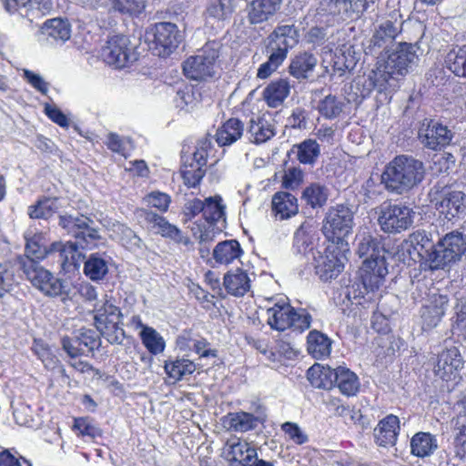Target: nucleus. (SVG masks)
Listing matches in <instances>:
<instances>
[{"label":"nucleus","mask_w":466,"mask_h":466,"mask_svg":"<svg viewBox=\"0 0 466 466\" xmlns=\"http://www.w3.org/2000/svg\"><path fill=\"white\" fill-rule=\"evenodd\" d=\"M412 238L420 247L418 254L426 258L432 269L455 262L466 252V235L458 230L447 233L435 245L431 244L424 231L414 233Z\"/></svg>","instance_id":"obj_1"},{"label":"nucleus","mask_w":466,"mask_h":466,"mask_svg":"<svg viewBox=\"0 0 466 466\" xmlns=\"http://www.w3.org/2000/svg\"><path fill=\"white\" fill-rule=\"evenodd\" d=\"M424 176L425 167L421 161L400 155L385 167L381 182L389 192L402 195L420 184Z\"/></svg>","instance_id":"obj_2"},{"label":"nucleus","mask_w":466,"mask_h":466,"mask_svg":"<svg viewBox=\"0 0 466 466\" xmlns=\"http://www.w3.org/2000/svg\"><path fill=\"white\" fill-rule=\"evenodd\" d=\"M357 253L360 258H365L360 268V277L367 291H375L383 283L388 268L385 260V248L378 238L363 234L358 243Z\"/></svg>","instance_id":"obj_3"},{"label":"nucleus","mask_w":466,"mask_h":466,"mask_svg":"<svg viewBox=\"0 0 466 466\" xmlns=\"http://www.w3.org/2000/svg\"><path fill=\"white\" fill-rule=\"evenodd\" d=\"M96 329L110 344L123 345L127 339L123 329V314L115 300L107 295L96 301L93 307Z\"/></svg>","instance_id":"obj_4"},{"label":"nucleus","mask_w":466,"mask_h":466,"mask_svg":"<svg viewBox=\"0 0 466 466\" xmlns=\"http://www.w3.org/2000/svg\"><path fill=\"white\" fill-rule=\"evenodd\" d=\"M19 268L26 279L44 295L51 298L61 297L63 301L71 298V288L68 283L56 278L42 267L39 262L28 258H19Z\"/></svg>","instance_id":"obj_5"},{"label":"nucleus","mask_w":466,"mask_h":466,"mask_svg":"<svg viewBox=\"0 0 466 466\" xmlns=\"http://www.w3.org/2000/svg\"><path fill=\"white\" fill-rule=\"evenodd\" d=\"M19 268L26 279L44 295L51 298L61 297L63 301L71 298V288L68 283L56 278L42 267L39 262L28 258H19Z\"/></svg>","instance_id":"obj_6"},{"label":"nucleus","mask_w":466,"mask_h":466,"mask_svg":"<svg viewBox=\"0 0 466 466\" xmlns=\"http://www.w3.org/2000/svg\"><path fill=\"white\" fill-rule=\"evenodd\" d=\"M267 322L271 329L284 331L291 329L298 332L308 329L311 324V315L304 309H295L287 299H280L267 309Z\"/></svg>","instance_id":"obj_7"},{"label":"nucleus","mask_w":466,"mask_h":466,"mask_svg":"<svg viewBox=\"0 0 466 466\" xmlns=\"http://www.w3.org/2000/svg\"><path fill=\"white\" fill-rule=\"evenodd\" d=\"M353 219V211L348 206L330 207L322 222V233L329 241L340 246L343 250H349L345 238L352 231Z\"/></svg>","instance_id":"obj_8"},{"label":"nucleus","mask_w":466,"mask_h":466,"mask_svg":"<svg viewBox=\"0 0 466 466\" xmlns=\"http://www.w3.org/2000/svg\"><path fill=\"white\" fill-rule=\"evenodd\" d=\"M219 50L220 44L218 42H208L197 55L188 57L183 63L185 76L196 81H207L213 78L217 73Z\"/></svg>","instance_id":"obj_9"},{"label":"nucleus","mask_w":466,"mask_h":466,"mask_svg":"<svg viewBox=\"0 0 466 466\" xmlns=\"http://www.w3.org/2000/svg\"><path fill=\"white\" fill-rule=\"evenodd\" d=\"M403 20L399 11L394 10L377 20L372 37L365 47L366 55L381 56L401 32Z\"/></svg>","instance_id":"obj_10"},{"label":"nucleus","mask_w":466,"mask_h":466,"mask_svg":"<svg viewBox=\"0 0 466 466\" xmlns=\"http://www.w3.org/2000/svg\"><path fill=\"white\" fill-rule=\"evenodd\" d=\"M146 37L153 53L162 57L173 53L182 40L177 25L169 22L156 24L147 31Z\"/></svg>","instance_id":"obj_11"},{"label":"nucleus","mask_w":466,"mask_h":466,"mask_svg":"<svg viewBox=\"0 0 466 466\" xmlns=\"http://www.w3.org/2000/svg\"><path fill=\"white\" fill-rule=\"evenodd\" d=\"M203 202V218L205 222L203 224L194 222L190 226L193 235L199 240V243L212 241L215 234L214 223L225 220L226 206L223 204L220 196L207 198Z\"/></svg>","instance_id":"obj_12"},{"label":"nucleus","mask_w":466,"mask_h":466,"mask_svg":"<svg viewBox=\"0 0 466 466\" xmlns=\"http://www.w3.org/2000/svg\"><path fill=\"white\" fill-rule=\"evenodd\" d=\"M102 60L116 68L127 66L137 59L130 39L123 35L109 37L100 51Z\"/></svg>","instance_id":"obj_13"},{"label":"nucleus","mask_w":466,"mask_h":466,"mask_svg":"<svg viewBox=\"0 0 466 466\" xmlns=\"http://www.w3.org/2000/svg\"><path fill=\"white\" fill-rule=\"evenodd\" d=\"M414 211L404 205L382 207L378 222L385 233L396 234L408 229L413 223Z\"/></svg>","instance_id":"obj_14"},{"label":"nucleus","mask_w":466,"mask_h":466,"mask_svg":"<svg viewBox=\"0 0 466 466\" xmlns=\"http://www.w3.org/2000/svg\"><path fill=\"white\" fill-rule=\"evenodd\" d=\"M344 251L339 246L336 248L329 247L324 253L319 251L312 253L316 274L322 280L328 281L335 279L343 270L345 257L342 255V252Z\"/></svg>","instance_id":"obj_15"},{"label":"nucleus","mask_w":466,"mask_h":466,"mask_svg":"<svg viewBox=\"0 0 466 466\" xmlns=\"http://www.w3.org/2000/svg\"><path fill=\"white\" fill-rule=\"evenodd\" d=\"M434 205L443 220H458L466 215V194L461 190L445 189L439 198H435Z\"/></svg>","instance_id":"obj_16"},{"label":"nucleus","mask_w":466,"mask_h":466,"mask_svg":"<svg viewBox=\"0 0 466 466\" xmlns=\"http://www.w3.org/2000/svg\"><path fill=\"white\" fill-rule=\"evenodd\" d=\"M65 351L72 359L89 355L101 346V339L96 330L82 328L76 331L74 337L62 339Z\"/></svg>","instance_id":"obj_17"},{"label":"nucleus","mask_w":466,"mask_h":466,"mask_svg":"<svg viewBox=\"0 0 466 466\" xmlns=\"http://www.w3.org/2000/svg\"><path fill=\"white\" fill-rule=\"evenodd\" d=\"M59 226L66 233L86 244L100 238L98 229L94 226V221L84 215L64 214L59 216Z\"/></svg>","instance_id":"obj_18"},{"label":"nucleus","mask_w":466,"mask_h":466,"mask_svg":"<svg viewBox=\"0 0 466 466\" xmlns=\"http://www.w3.org/2000/svg\"><path fill=\"white\" fill-rule=\"evenodd\" d=\"M463 366L464 361L460 350L452 347L442 350L439 354L434 372L442 380L456 382L461 379V371Z\"/></svg>","instance_id":"obj_19"},{"label":"nucleus","mask_w":466,"mask_h":466,"mask_svg":"<svg viewBox=\"0 0 466 466\" xmlns=\"http://www.w3.org/2000/svg\"><path fill=\"white\" fill-rule=\"evenodd\" d=\"M419 138L424 147L432 150H440L451 143L452 132L437 121L425 120L420 127Z\"/></svg>","instance_id":"obj_20"},{"label":"nucleus","mask_w":466,"mask_h":466,"mask_svg":"<svg viewBox=\"0 0 466 466\" xmlns=\"http://www.w3.org/2000/svg\"><path fill=\"white\" fill-rule=\"evenodd\" d=\"M417 60L415 46L411 44L400 43L396 49L385 56L386 68L393 74L404 75Z\"/></svg>","instance_id":"obj_21"},{"label":"nucleus","mask_w":466,"mask_h":466,"mask_svg":"<svg viewBox=\"0 0 466 466\" xmlns=\"http://www.w3.org/2000/svg\"><path fill=\"white\" fill-rule=\"evenodd\" d=\"M248 139L255 144H262L272 138L275 134L274 119L268 113L253 116L247 129Z\"/></svg>","instance_id":"obj_22"},{"label":"nucleus","mask_w":466,"mask_h":466,"mask_svg":"<svg viewBox=\"0 0 466 466\" xmlns=\"http://www.w3.org/2000/svg\"><path fill=\"white\" fill-rule=\"evenodd\" d=\"M228 461L237 463V466H252V461L257 457V451L247 441L238 439L228 440L224 447Z\"/></svg>","instance_id":"obj_23"},{"label":"nucleus","mask_w":466,"mask_h":466,"mask_svg":"<svg viewBox=\"0 0 466 466\" xmlns=\"http://www.w3.org/2000/svg\"><path fill=\"white\" fill-rule=\"evenodd\" d=\"M376 57L378 58L376 66L369 73L364 82L366 93H362L363 96L369 95L373 89L379 92L386 90L390 80L393 78L392 71L386 68L385 56H376Z\"/></svg>","instance_id":"obj_24"},{"label":"nucleus","mask_w":466,"mask_h":466,"mask_svg":"<svg viewBox=\"0 0 466 466\" xmlns=\"http://www.w3.org/2000/svg\"><path fill=\"white\" fill-rule=\"evenodd\" d=\"M282 0H252L246 8L249 24L258 25L268 21L280 8Z\"/></svg>","instance_id":"obj_25"},{"label":"nucleus","mask_w":466,"mask_h":466,"mask_svg":"<svg viewBox=\"0 0 466 466\" xmlns=\"http://www.w3.org/2000/svg\"><path fill=\"white\" fill-rule=\"evenodd\" d=\"M399 418L395 415H388L381 420L374 429V437L378 445H394L397 441L398 431L400 429Z\"/></svg>","instance_id":"obj_26"},{"label":"nucleus","mask_w":466,"mask_h":466,"mask_svg":"<svg viewBox=\"0 0 466 466\" xmlns=\"http://www.w3.org/2000/svg\"><path fill=\"white\" fill-rule=\"evenodd\" d=\"M262 421L259 417L246 411L230 412L223 418L224 426L237 432L252 431Z\"/></svg>","instance_id":"obj_27"},{"label":"nucleus","mask_w":466,"mask_h":466,"mask_svg":"<svg viewBox=\"0 0 466 466\" xmlns=\"http://www.w3.org/2000/svg\"><path fill=\"white\" fill-rule=\"evenodd\" d=\"M110 258L106 253L90 254L84 263V274L92 281H99L107 275Z\"/></svg>","instance_id":"obj_28"},{"label":"nucleus","mask_w":466,"mask_h":466,"mask_svg":"<svg viewBox=\"0 0 466 466\" xmlns=\"http://www.w3.org/2000/svg\"><path fill=\"white\" fill-rule=\"evenodd\" d=\"M410 453L418 458L431 457L438 449V441L435 435L419 431L415 433L410 442Z\"/></svg>","instance_id":"obj_29"},{"label":"nucleus","mask_w":466,"mask_h":466,"mask_svg":"<svg viewBox=\"0 0 466 466\" xmlns=\"http://www.w3.org/2000/svg\"><path fill=\"white\" fill-rule=\"evenodd\" d=\"M223 284L228 293L235 297H242L250 289V279L240 268L228 271L224 276Z\"/></svg>","instance_id":"obj_30"},{"label":"nucleus","mask_w":466,"mask_h":466,"mask_svg":"<svg viewBox=\"0 0 466 466\" xmlns=\"http://www.w3.org/2000/svg\"><path fill=\"white\" fill-rule=\"evenodd\" d=\"M332 340L324 333L313 329L307 336L308 353L316 360H321L329 356Z\"/></svg>","instance_id":"obj_31"},{"label":"nucleus","mask_w":466,"mask_h":466,"mask_svg":"<svg viewBox=\"0 0 466 466\" xmlns=\"http://www.w3.org/2000/svg\"><path fill=\"white\" fill-rule=\"evenodd\" d=\"M317 64L318 59L314 55L307 52L299 53L290 60L289 73L297 79H307Z\"/></svg>","instance_id":"obj_32"},{"label":"nucleus","mask_w":466,"mask_h":466,"mask_svg":"<svg viewBox=\"0 0 466 466\" xmlns=\"http://www.w3.org/2000/svg\"><path fill=\"white\" fill-rule=\"evenodd\" d=\"M290 92L288 79H279L269 83L263 90V98L269 107L280 106Z\"/></svg>","instance_id":"obj_33"},{"label":"nucleus","mask_w":466,"mask_h":466,"mask_svg":"<svg viewBox=\"0 0 466 466\" xmlns=\"http://www.w3.org/2000/svg\"><path fill=\"white\" fill-rule=\"evenodd\" d=\"M244 133V126L238 118H230L219 127L216 132V141L220 147L230 146L238 141Z\"/></svg>","instance_id":"obj_34"},{"label":"nucleus","mask_w":466,"mask_h":466,"mask_svg":"<svg viewBox=\"0 0 466 466\" xmlns=\"http://www.w3.org/2000/svg\"><path fill=\"white\" fill-rule=\"evenodd\" d=\"M272 209L280 219H287L299 211L298 199L289 192H277L272 198Z\"/></svg>","instance_id":"obj_35"},{"label":"nucleus","mask_w":466,"mask_h":466,"mask_svg":"<svg viewBox=\"0 0 466 466\" xmlns=\"http://www.w3.org/2000/svg\"><path fill=\"white\" fill-rule=\"evenodd\" d=\"M243 251L240 244L236 239L219 242L213 249V258L216 263L228 265L236 259H239Z\"/></svg>","instance_id":"obj_36"},{"label":"nucleus","mask_w":466,"mask_h":466,"mask_svg":"<svg viewBox=\"0 0 466 466\" xmlns=\"http://www.w3.org/2000/svg\"><path fill=\"white\" fill-rule=\"evenodd\" d=\"M338 368L331 369L314 365L308 370L307 375L311 385L316 388L331 389L336 384Z\"/></svg>","instance_id":"obj_37"},{"label":"nucleus","mask_w":466,"mask_h":466,"mask_svg":"<svg viewBox=\"0 0 466 466\" xmlns=\"http://www.w3.org/2000/svg\"><path fill=\"white\" fill-rule=\"evenodd\" d=\"M268 39V43L289 50L299 42V31L294 25H279Z\"/></svg>","instance_id":"obj_38"},{"label":"nucleus","mask_w":466,"mask_h":466,"mask_svg":"<svg viewBox=\"0 0 466 466\" xmlns=\"http://www.w3.org/2000/svg\"><path fill=\"white\" fill-rule=\"evenodd\" d=\"M71 25L67 19L53 18L45 22L42 26V33L55 42L61 44L67 41L71 36Z\"/></svg>","instance_id":"obj_39"},{"label":"nucleus","mask_w":466,"mask_h":466,"mask_svg":"<svg viewBox=\"0 0 466 466\" xmlns=\"http://www.w3.org/2000/svg\"><path fill=\"white\" fill-rule=\"evenodd\" d=\"M25 257H17L16 260L18 264L19 258H28L38 262L51 253L42 235L35 234L31 238L25 236Z\"/></svg>","instance_id":"obj_40"},{"label":"nucleus","mask_w":466,"mask_h":466,"mask_svg":"<svg viewBox=\"0 0 466 466\" xmlns=\"http://www.w3.org/2000/svg\"><path fill=\"white\" fill-rule=\"evenodd\" d=\"M49 251H51L50 254L57 255L62 265L70 264L76 266L79 258L82 256V254L77 251L76 243L71 241L66 243L54 242L49 247Z\"/></svg>","instance_id":"obj_41"},{"label":"nucleus","mask_w":466,"mask_h":466,"mask_svg":"<svg viewBox=\"0 0 466 466\" xmlns=\"http://www.w3.org/2000/svg\"><path fill=\"white\" fill-rule=\"evenodd\" d=\"M196 364L187 359L169 360L165 362V371L167 375L177 382L187 375L192 374L196 370Z\"/></svg>","instance_id":"obj_42"},{"label":"nucleus","mask_w":466,"mask_h":466,"mask_svg":"<svg viewBox=\"0 0 466 466\" xmlns=\"http://www.w3.org/2000/svg\"><path fill=\"white\" fill-rule=\"evenodd\" d=\"M335 385L346 396L355 395L360 389V381L357 375L345 367H338Z\"/></svg>","instance_id":"obj_43"},{"label":"nucleus","mask_w":466,"mask_h":466,"mask_svg":"<svg viewBox=\"0 0 466 466\" xmlns=\"http://www.w3.org/2000/svg\"><path fill=\"white\" fill-rule=\"evenodd\" d=\"M143 213L145 220L155 233L170 238H175L179 234L178 228L168 223L165 218L151 211H143Z\"/></svg>","instance_id":"obj_44"},{"label":"nucleus","mask_w":466,"mask_h":466,"mask_svg":"<svg viewBox=\"0 0 466 466\" xmlns=\"http://www.w3.org/2000/svg\"><path fill=\"white\" fill-rule=\"evenodd\" d=\"M445 64L455 76L466 77V45L450 50Z\"/></svg>","instance_id":"obj_45"},{"label":"nucleus","mask_w":466,"mask_h":466,"mask_svg":"<svg viewBox=\"0 0 466 466\" xmlns=\"http://www.w3.org/2000/svg\"><path fill=\"white\" fill-rule=\"evenodd\" d=\"M329 198V189L319 183H312L302 193V199L312 208L323 207Z\"/></svg>","instance_id":"obj_46"},{"label":"nucleus","mask_w":466,"mask_h":466,"mask_svg":"<svg viewBox=\"0 0 466 466\" xmlns=\"http://www.w3.org/2000/svg\"><path fill=\"white\" fill-rule=\"evenodd\" d=\"M140 338L146 349L154 355L159 354L165 350L163 337L153 328H144L140 330Z\"/></svg>","instance_id":"obj_47"},{"label":"nucleus","mask_w":466,"mask_h":466,"mask_svg":"<svg viewBox=\"0 0 466 466\" xmlns=\"http://www.w3.org/2000/svg\"><path fill=\"white\" fill-rule=\"evenodd\" d=\"M310 228L309 225L304 223L294 233L293 248L299 254L306 255L308 252L311 254L315 252L312 247Z\"/></svg>","instance_id":"obj_48"},{"label":"nucleus","mask_w":466,"mask_h":466,"mask_svg":"<svg viewBox=\"0 0 466 466\" xmlns=\"http://www.w3.org/2000/svg\"><path fill=\"white\" fill-rule=\"evenodd\" d=\"M58 209L57 198H45L39 200L35 205L28 208V215L31 218L47 219Z\"/></svg>","instance_id":"obj_49"},{"label":"nucleus","mask_w":466,"mask_h":466,"mask_svg":"<svg viewBox=\"0 0 466 466\" xmlns=\"http://www.w3.org/2000/svg\"><path fill=\"white\" fill-rule=\"evenodd\" d=\"M297 148V157L302 164H314L320 154L319 145L313 139L304 140Z\"/></svg>","instance_id":"obj_50"},{"label":"nucleus","mask_w":466,"mask_h":466,"mask_svg":"<svg viewBox=\"0 0 466 466\" xmlns=\"http://www.w3.org/2000/svg\"><path fill=\"white\" fill-rule=\"evenodd\" d=\"M337 415L345 418V420H349L352 424L360 427L361 430H365L370 425V420L357 407L350 408L347 406L338 408Z\"/></svg>","instance_id":"obj_51"},{"label":"nucleus","mask_w":466,"mask_h":466,"mask_svg":"<svg viewBox=\"0 0 466 466\" xmlns=\"http://www.w3.org/2000/svg\"><path fill=\"white\" fill-rule=\"evenodd\" d=\"M343 106V103L335 96L329 95L319 101L318 110L325 118L332 119L340 115Z\"/></svg>","instance_id":"obj_52"},{"label":"nucleus","mask_w":466,"mask_h":466,"mask_svg":"<svg viewBox=\"0 0 466 466\" xmlns=\"http://www.w3.org/2000/svg\"><path fill=\"white\" fill-rule=\"evenodd\" d=\"M15 283V270L10 261L0 264V299H5Z\"/></svg>","instance_id":"obj_53"},{"label":"nucleus","mask_w":466,"mask_h":466,"mask_svg":"<svg viewBox=\"0 0 466 466\" xmlns=\"http://www.w3.org/2000/svg\"><path fill=\"white\" fill-rule=\"evenodd\" d=\"M205 175V170L203 167L196 165L194 163L187 164L186 161L184 162L181 167V176L184 181V184L188 187H197L202 177Z\"/></svg>","instance_id":"obj_54"},{"label":"nucleus","mask_w":466,"mask_h":466,"mask_svg":"<svg viewBox=\"0 0 466 466\" xmlns=\"http://www.w3.org/2000/svg\"><path fill=\"white\" fill-rule=\"evenodd\" d=\"M233 11L232 0H209L207 14L218 20L226 19Z\"/></svg>","instance_id":"obj_55"},{"label":"nucleus","mask_w":466,"mask_h":466,"mask_svg":"<svg viewBox=\"0 0 466 466\" xmlns=\"http://www.w3.org/2000/svg\"><path fill=\"white\" fill-rule=\"evenodd\" d=\"M280 428L286 438L297 445H303L309 441L308 434L296 422L286 421Z\"/></svg>","instance_id":"obj_56"},{"label":"nucleus","mask_w":466,"mask_h":466,"mask_svg":"<svg viewBox=\"0 0 466 466\" xmlns=\"http://www.w3.org/2000/svg\"><path fill=\"white\" fill-rule=\"evenodd\" d=\"M112 230L115 233L121 235L119 237V240L123 243V245H126L129 248H140L142 242L141 239L129 228L116 222L112 224Z\"/></svg>","instance_id":"obj_57"},{"label":"nucleus","mask_w":466,"mask_h":466,"mask_svg":"<svg viewBox=\"0 0 466 466\" xmlns=\"http://www.w3.org/2000/svg\"><path fill=\"white\" fill-rule=\"evenodd\" d=\"M115 10L127 15H138L145 9V0H111Z\"/></svg>","instance_id":"obj_58"},{"label":"nucleus","mask_w":466,"mask_h":466,"mask_svg":"<svg viewBox=\"0 0 466 466\" xmlns=\"http://www.w3.org/2000/svg\"><path fill=\"white\" fill-rule=\"evenodd\" d=\"M107 147L113 152L121 154L123 156L133 147L132 141L128 137H120L115 133H110L106 141Z\"/></svg>","instance_id":"obj_59"},{"label":"nucleus","mask_w":466,"mask_h":466,"mask_svg":"<svg viewBox=\"0 0 466 466\" xmlns=\"http://www.w3.org/2000/svg\"><path fill=\"white\" fill-rule=\"evenodd\" d=\"M210 150L211 140L208 137L199 139L193 153L191 163L204 167Z\"/></svg>","instance_id":"obj_60"},{"label":"nucleus","mask_w":466,"mask_h":466,"mask_svg":"<svg viewBox=\"0 0 466 466\" xmlns=\"http://www.w3.org/2000/svg\"><path fill=\"white\" fill-rule=\"evenodd\" d=\"M448 306L449 299L446 295L431 292L428 295L427 302L423 305L422 309L434 311H443V314H445Z\"/></svg>","instance_id":"obj_61"},{"label":"nucleus","mask_w":466,"mask_h":466,"mask_svg":"<svg viewBox=\"0 0 466 466\" xmlns=\"http://www.w3.org/2000/svg\"><path fill=\"white\" fill-rule=\"evenodd\" d=\"M148 206L166 211L170 204V197L159 191H153L145 198Z\"/></svg>","instance_id":"obj_62"},{"label":"nucleus","mask_w":466,"mask_h":466,"mask_svg":"<svg viewBox=\"0 0 466 466\" xmlns=\"http://www.w3.org/2000/svg\"><path fill=\"white\" fill-rule=\"evenodd\" d=\"M24 78L37 91L46 95L48 91V83L36 73H34L28 69L23 71Z\"/></svg>","instance_id":"obj_63"},{"label":"nucleus","mask_w":466,"mask_h":466,"mask_svg":"<svg viewBox=\"0 0 466 466\" xmlns=\"http://www.w3.org/2000/svg\"><path fill=\"white\" fill-rule=\"evenodd\" d=\"M443 316V311L421 309L422 329L426 330L435 328L440 323Z\"/></svg>","instance_id":"obj_64"}]
</instances>
